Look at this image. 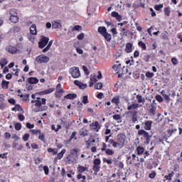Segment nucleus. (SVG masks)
I'll list each match as a JSON object with an SVG mask.
<instances>
[{"mask_svg": "<svg viewBox=\"0 0 182 182\" xmlns=\"http://www.w3.org/2000/svg\"><path fill=\"white\" fill-rule=\"evenodd\" d=\"M9 21H11L12 23H18V22H19V16H10Z\"/></svg>", "mask_w": 182, "mask_h": 182, "instance_id": "nucleus-26", "label": "nucleus"}, {"mask_svg": "<svg viewBox=\"0 0 182 182\" xmlns=\"http://www.w3.org/2000/svg\"><path fill=\"white\" fill-rule=\"evenodd\" d=\"M82 70H84L87 76L89 75V73H90V72L89 71V69H87V68L85 65L82 66Z\"/></svg>", "mask_w": 182, "mask_h": 182, "instance_id": "nucleus-56", "label": "nucleus"}, {"mask_svg": "<svg viewBox=\"0 0 182 182\" xmlns=\"http://www.w3.org/2000/svg\"><path fill=\"white\" fill-rule=\"evenodd\" d=\"M82 103L84 105H87L89 103V98L87 97V95H85L82 97Z\"/></svg>", "mask_w": 182, "mask_h": 182, "instance_id": "nucleus-50", "label": "nucleus"}, {"mask_svg": "<svg viewBox=\"0 0 182 182\" xmlns=\"http://www.w3.org/2000/svg\"><path fill=\"white\" fill-rule=\"evenodd\" d=\"M108 143H109V144H112V147H114V149L117 148V141H114V139H109Z\"/></svg>", "mask_w": 182, "mask_h": 182, "instance_id": "nucleus-43", "label": "nucleus"}, {"mask_svg": "<svg viewBox=\"0 0 182 182\" xmlns=\"http://www.w3.org/2000/svg\"><path fill=\"white\" fill-rule=\"evenodd\" d=\"M87 170V168L80 165H79L77 167V171L80 173H85V171H86Z\"/></svg>", "mask_w": 182, "mask_h": 182, "instance_id": "nucleus-32", "label": "nucleus"}, {"mask_svg": "<svg viewBox=\"0 0 182 182\" xmlns=\"http://www.w3.org/2000/svg\"><path fill=\"white\" fill-rule=\"evenodd\" d=\"M82 26H79V25H76V26H74L72 31H82Z\"/></svg>", "mask_w": 182, "mask_h": 182, "instance_id": "nucleus-52", "label": "nucleus"}, {"mask_svg": "<svg viewBox=\"0 0 182 182\" xmlns=\"http://www.w3.org/2000/svg\"><path fill=\"white\" fill-rule=\"evenodd\" d=\"M111 16H112L113 18H116V19H117V21H118V22L122 21V15L119 14L118 12L112 11V12L111 13Z\"/></svg>", "mask_w": 182, "mask_h": 182, "instance_id": "nucleus-18", "label": "nucleus"}, {"mask_svg": "<svg viewBox=\"0 0 182 182\" xmlns=\"http://www.w3.org/2000/svg\"><path fill=\"white\" fill-rule=\"evenodd\" d=\"M53 92H55V87L49 88L47 90H45L43 91H41L40 92L41 95H50V93H53Z\"/></svg>", "mask_w": 182, "mask_h": 182, "instance_id": "nucleus-23", "label": "nucleus"}, {"mask_svg": "<svg viewBox=\"0 0 182 182\" xmlns=\"http://www.w3.org/2000/svg\"><path fill=\"white\" fill-rule=\"evenodd\" d=\"M65 153H66V149H62L61 151L57 154L58 160H60V159H62V157H63V155Z\"/></svg>", "mask_w": 182, "mask_h": 182, "instance_id": "nucleus-30", "label": "nucleus"}, {"mask_svg": "<svg viewBox=\"0 0 182 182\" xmlns=\"http://www.w3.org/2000/svg\"><path fill=\"white\" fill-rule=\"evenodd\" d=\"M138 46H139V48H141L143 50H146L147 49V46H146V43H144L143 41H139L138 43Z\"/></svg>", "mask_w": 182, "mask_h": 182, "instance_id": "nucleus-36", "label": "nucleus"}, {"mask_svg": "<svg viewBox=\"0 0 182 182\" xmlns=\"http://www.w3.org/2000/svg\"><path fill=\"white\" fill-rule=\"evenodd\" d=\"M37 63H48L49 62V57L45 55H40L36 58Z\"/></svg>", "mask_w": 182, "mask_h": 182, "instance_id": "nucleus-10", "label": "nucleus"}, {"mask_svg": "<svg viewBox=\"0 0 182 182\" xmlns=\"http://www.w3.org/2000/svg\"><path fill=\"white\" fill-rule=\"evenodd\" d=\"M74 84L76 86H78L80 87V89H86V87H87V85L83 84V82H82L79 80H75Z\"/></svg>", "mask_w": 182, "mask_h": 182, "instance_id": "nucleus-19", "label": "nucleus"}, {"mask_svg": "<svg viewBox=\"0 0 182 182\" xmlns=\"http://www.w3.org/2000/svg\"><path fill=\"white\" fill-rule=\"evenodd\" d=\"M173 176H174V171H171L168 175H166L164 176V178H166V180H168V181H171Z\"/></svg>", "mask_w": 182, "mask_h": 182, "instance_id": "nucleus-28", "label": "nucleus"}, {"mask_svg": "<svg viewBox=\"0 0 182 182\" xmlns=\"http://www.w3.org/2000/svg\"><path fill=\"white\" fill-rule=\"evenodd\" d=\"M143 124H144V129L145 130H151V124H153V121H150V120H148V121H145L144 123H143Z\"/></svg>", "mask_w": 182, "mask_h": 182, "instance_id": "nucleus-15", "label": "nucleus"}, {"mask_svg": "<svg viewBox=\"0 0 182 182\" xmlns=\"http://www.w3.org/2000/svg\"><path fill=\"white\" fill-rule=\"evenodd\" d=\"M93 164L92 170L94 171V174L97 176V173L100 171V164H102V161H100V159H95L93 161Z\"/></svg>", "mask_w": 182, "mask_h": 182, "instance_id": "nucleus-5", "label": "nucleus"}, {"mask_svg": "<svg viewBox=\"0 0 182 182\" xmlns=\"http://www.w3.org/2000/svg\"><path fill=\"white\" fill-rule=\"evenodd\" d=\"M100 127H102V126H100V124H99V122L97 121L93 122L90 124V129L92 132H99V130H100Z\"/></svg>", "mask_w": 182, "mask_h": 182, "instance_id": "nucleus-11", "label": "nucleus"}, {"mask_svg": "<svg viewBox=\"0 0 182 182\" xmlns=\"http://www.w3.org/2000/svg\"><path fill=\"white\" fill-rule=\"evenodd\" d=\"M103 163H107V164H109L110 166V164H113V159H112L111 158L109 159H106V158H103L102 159Z\"/></svg>", "mask_w": 182, "mask_h": 182, "instance_id": "nucleus-39", "label": "nucleus"}, {"mask_svg": "<svg viewBox=\"0 0 182 182\" xmlns=\"http://www.w3.org/2000/svg\"><path fill=\"white\" fill-rule=\"evenodd\" d=\"M164 5L163 4H156L154 6V10L155 11H161Z\"/></svg>", "mask_w": 182, "mask_h": 182, "instance_id": "nucleus-48", "label": "nucleus"}, {"mask_svg": "<svg viewBox=\"0 0 182 182\" xmlns=\"http://www.w3.org/2000/svg\"><path fill=\"white\" fill-rule=\"evenodd\" d=\"M6 50H7V52H9V53H11L12 55H15V53H18V51L19 50H18V48H16V47L14 46H9L6 48Z\"/></svg>", "mask_w": 182, "mask_h": 182, "instance_id": "nucleus-12", "label": "nucleus"}, {"mask_svg": "<svg viewBox=\"0 0 182 182\" xmlns=\"http://www.w3.org/2000/svg\"><path fill=\"white\" fill-rule=\"evenodd\" d=\"M69 73L73 76L74 79H77V77H80V70L77 67H73L69 70Z\"/></svg>", "mask_w": 182, "mask_h": 182, "instance_id": "nucleus-6", "label": "nucleus"}, {"mask_svg": "<svg viewBox=\"0 0 182 182\" xmlns=\"http://www.w3.org/2000/svg\"><path fill=\"white\" fill-rule=\"evenodd\" d=\"M61 124L67 130H68V129L70 127V124L68 122L61 120Z\"/></svg>", "mask_w": 182, "mask_h": 182, "instance_id": "nucleus-38", "label": "nucleus"}, {"mask_svg": "<svg viewBox=\"0 0 182 182\" xmlns=\"http://www.w3.org/2000/svg\"><path fill=\"white\" fill-rule=\"evenodd\" d=\"M10 16H18V12H16V10L15 9H12L9 11Z\"/></svg>", "mask_w": 182, "mask_h": 182, "instance_id": "nucleus-42", "label": "nucleus"}, {"mask_svg": "<svg viewBox=\"0 0 182 182\" xmlns=\"http://www.w3.org/2000/svg\"><path fill=\"white\" fill-rule=\"evenodd\" d=\"M30 33L31 35H38V31L36 30V24H33L30 27Z\"/></svg>", "mask_w": 182, "mask_h": 182, "instance_id": "nucleus-21", "label": "nucleus"}, {"mask_svg": "<svg viewBox=\"0 0 182 182\" xmlns=\"http://www.w3.org/2000/svg\"><path fill=\"white\" fill-rule=\"evenodd\" d=\"M176 132H177V129H168L166 131V132H167V137H171L173 136V133H176Z\"/></svg>", "mask_w": 182, "mask_h": 182, "instance_id": "nucleus-33", "label": "nucleus"}, {"mask_svg": "<svg viewBox=\"0 0 182 182\" xmlns=\"http://www.w3.org/2000/svg\"><path fill=\"white\" fill-rule=\"evenodd\" d=\"M136 161H139V157H136V154H133L131 156H128L127 158V163L129 166H140V163H136Z\"/></svg>", "mask_w": 182, "mask_h": 182, "instance_id": "nucleus-4", "label": "nucleus"}, {"mask_svg": "<svg viewBox=\"0 0 182 182\" xmlns=\"http://www.w3.org/2000/svg\"><path fill=\"white\" fill-rule=\"evenodd\" d=\"M5 65H8V60H6V58H2L0 60V66H1V68H4V66H5Z\"/></svg>", "mask_w": 182, "mask_h": 182, "instance_id": "nucleus-37", "label": "nucleus"}, {"mask_svg": "<svg viewBox=\"0 0 182 182\" xmlns=\"http://www.w3.org/2000/svg\"><path fill=\"white\" fill-rule=\"evenodd\" d=\"M120 68H122V64H118V65H114L112 66V69L114 70H117L118 69H120Z\"/></svg>", "mask_w": 182, "mask_h": 182, "instance_id": "nucleus-59", "label": "nucleus"}, {"mask_svg": "<svg viewBox=\"0 0 182 182\" xmlns=\"http://www.w3.org/2000/svg\"><path fill=\"white\" fill-rule=\"evenodd\" d=\"M79 149H74L70 150V154L66 156V163L68 164H72L73 163H76L77 160V152Z\"/></svg>", "mask_w": 182, "mask_h": 182, "instance_id": "nucleus-1", "label": "nucleus"}, {"mask_svg": "<svg viewBox=\"0 0 182 182\" xmlns=\"http://www.w3.org/2000/svg\"><path fill=\"white\" fill-rule=\"evenodd\" d=\"M29 137H31V134H24L23 136V141H28V140H29Z\"/></svg>", "mask_w": 182, "mask_h": 182, "instance_id": "nucleus-54", "label": "nucleus"}, {"mask_svg": "<svg viewBox=\"0 0 182 182\" xmlns=\"http://www.w3.org/2000/svg\"><path fill=\"white\" fill-rule=\"evenodd\" d=\"M46 110H48V106L44 105L41 106L38 110H36V112H45Z\"/></svg>", "mask_w": 182, "mask_h": 182, "instance_id": "nucleus-47", "label": "nucleus"}, {"mask_svg": "<svg viewBox=\"0 0 182 182\" xmlns=\"http://www.w3.org/2000/svg\"><path fill=\"white\" fill-rule=\"evenodd\" d=\"M98 32L102 36L107 33V29L105 26H99L98 27Z\"/></svg>", "mask_w": 182, "mask_h": 182, "instance_id": "nucleus-22", "label": "nucleus"}, {"mask_svg": "<svg viewBox=\"0 0 182 182\" xmlns=\"http://www.w3.org/2000/svg\"><path fill=\"white\" fill-rule=\"evenodd\" d=\"M29 94L24 95V97H23V102H29Z\"/></svg>", "mask_w": 182, "mask_h": 182, "instance_id": "nucleus-60", "label": "nucleus"}, {"mask_svg": "<svg viewBox=\"0 0 182 182\" xmlns=\"http://www.w3.org/2000/svg\"><path fill=\"white\" fill-rule=\"evenodd\" d=\"M127 33H129V31L125 28H122L120 32V36H127Z\"/></svg>", "mask_w": 182, "mask_h": 182, "instance_id": "nucleus-34", "label": "nucleus"}, {"mask_svg": "<svg viewBox=\"0 0 182 182\" xmlns=\"http://www.w3.org/2000/svg\"><path fill=\"white\" fill-rule=\"evenodd\" d=\"M52 28L53 29H60L62 28V24L60 23V20L58 21H54L52 23Z\"/></svg>", "mask_w": 182, "mask_h": 182, "instance_id": "nucleus-14", "label": "nucleus"}, {"mask_svg": "<svg viewBox=\"0 0 182 182\" xmlns=\"http://www.w3.org/2000/svg\"><path fill=\"white\" fill-rule=\"evenodd\" d=\"M136 154H138V156H141V154H143V153H144V147L138 146L136 149Z\"/></svg>", "mask_w": 182, "mask_h": 182, "instance_id": "nucleus-25", "label": "nucleus"}, {"mask_svg": "<svg viewBox=\"0 0 182 182\" xmlns=\"http://www.w3.org/2000/svg\"><path fill=\"white\" fill-rule=\"evenodd\" d=\"M156 171H151V173H149V178H154L156 177Z\"/></svg>", "mask_w": 182, "mask_h": 182, "instance_id": "nucleus-57", "label": "nucleus"}, {"mask_svg": "<svg viewBox=\"0 0 182 182\" xmlns=\"http://www.w3.org/2000/svg\"><path fill=\"white\" fill-rule=\"evenodd\" d=\"M126 143V135L123 133H119L117 136V147L123 149Z\"/></svg>", "mask_w": 182, "mask_h": 182, "instance_id": "nucleus-3", "label": "nucleus"}, {"mask_svg": "<svg viewBox=\"0 0 182 182\" xmlns=\"http://www.w3.org/2000/svg\"><path fill=\"white\" fill-rule=\"evenodd\" d=\"M103 36H104L105 41H107V42L112 41V34L107 32L105 34L103 35Z\"/></svg>", "mask_w": 182, "mask_h": 182, "instance_id": "nucleus-29", "label": "nucleus"}, {"mask_svg": "<svg viewBox=\"0 0 182 182\" xmlns=\"http://www.w3.org/2000/svg\"><path fill=\"white\" fill-rule=\"evenodd\" d=\"M136 97L138 103H144V102H146V100L140 95H137Z\"/></svg>", "mask_w": 182, "mask_h": 182, "instance_id": "nucleus-35", "label": "nucleus"}, {"mask_svg": "<svg viewBox=\"0 0 182 182\" xmlns=\"http://www.w3.org/2000/svg\"><path fill=\"white\" fill-rule=\"evenodd\" d=\"M132 123H137L139 122V119L137 118V112L134 111L132 117Z\"/></svg>", "mask_w": 182, "mask_h": 182, "instance_id": "nucleus-27", "label": "nucleus"}, {"mask_svg": "<svg viewBox=\"0 0 182 182\" xmlns=\"http://www.w3.org/2000/svg\"><path fill=\"white\" fill-rule=\"evenodd\" d=\"M9 86V81L3 80L1 82V87L3 89H8Z\"/></svg>", "mask_w": 182, "mask_h": 182, "instance_id": "nucleus-31", "label": "nucleus"}, {"mask_svg": "<svg viewBox=\"0 0 182 182\" xmlns=\"http://www.w3.org/2000/svg\"><path fill=\"white\" fill-rule=\"evenodd\" d=\"M156 112H157V107L153 104H151L149 107V112L150 114H152V116H155Z\"/></svg>", "mask_w": 182, "mask_h": 182, "instance_id": "nucleus-13", "label": "nucleus"}, {"mask_svg": "<svg viewBox=\"0 0 182 182\" xmlns=\"http://www.w3.org/2000/svg\"><path fill=\"white\" fill-rule=\"evenodd\" d=\"M171 63H173V65H176L178 63V60H177V58H171Z\"/></svg>", "mask_w": 182, "mask_h": 182, "instance_id": "nucleus-63", "label": "nucleus"}, {"mask_svg": "<svg viewBox=\"0 0 182 182\" xmlns=\"http://www.w3.org/2000/svg\"><path fill=\"white\" fill-rule=\"evenodd\" d=\"M101 151H105L107 156H113L114 154V151L112 149H107V144L105 142L102 143Z\"/></svg>", "mask_w": 182, "mask_h": 182, "instance_id": "nucleus-8", "label": "nucleus"}, {"mask_svg": "<svg viewBox=\"0 0 182 182\" xmlns=\"http://www.w3.org/2000/svg\"><path fill=\"white\" fill-rule=\"evenodd\" d=\"M56 90H58V92L59 93H64L65 92V90L63 89H62V85H60V84L57 85Z\"/></svg>", "mask_w": 182, "mask_h": 182, "instance_id": "nucleus-44", "label": "nucleus"}, {"mask_svg": "<svg viewBox=\"0 0 182 182\" xmlns=\"http://www.w3.org/2000/svg\"><path fill=\"white\" fill-rule=\"evenodd\" d=\"M16 106V110H17V112H23V108H22V106H21L20 105H15Z\"/></svg>", "mask_w": 182, "mask_h": 182, "instance_id": "nucleus-53", "label": "nucleus"}, {"mask_svg": "<svg viewBox=\"0 0 182 182\" xmlns=\"http://www.w3.org/2000/svg\"><path fill=\"white\" fill-rule=\"evenodd\" d=\"M138 136H142L141 139V140H144V144H150V141H151V137H153L152 135H150V134L144 129H139L138 131Z\"/></svg>", "mask_w": 182, "mask_h": 182, "instance_id": "nucleus-2", "label": "nucleus"}, {"mask_svg": "<svg viewBox=\"0 0 182 182\" xmlns=\"http://www.w3.org/2000/svg\"><path fill=\"white\" fill-rule=\"evenodd\" d=\"M171 11H170V7H165L164 8V14L166 16H170V13Z\"/></svg>", "mask_w": 182, "mask_h": 182, "instance_id": "nucleus-46", "label": "nucleus"}, {"mask_svg": "<svg viewBox=\"0 0 182 182\" xmlns=\"http://www.w3.org/2000/svg\"><path fill=\"white\" fill-rule=\"evenodd\" d=\"M155 99L159 103H162V102H163V97H161V95H156Z\"/></svg>", "mask_w": 182, "mask_h": 182, "instance_id": "nucleus-49", "label": "nucleus"}, {"mask_svg": "<svg viewBox=\"0 0 182 182\" xmlns=\"http://www.w3.org/2000/svg\"><path fill=\"white\" fill-rule=\"evenodd\" d=\"M26 126L27 129H33V127H35V124H31V122H27Z\"/></svg>", "mask_w": 182, "mask_h": 182, "instance_id": "nucleus-58", "label": "nucleus"}, {"mask_svg": "<svg viewBox=\"0 0 182 182\" xmlns=\"http://www.w3.org/2000/svg\"><path fill=\"white\" fill-rule=\"evenodd\" d=\"M111 102L115 105H119V103H120V98H119V97H113Z\"/></svg>", "mask_w": 182, "mask_h": 182, "instance_id": "nucleus-41", "label": "nucleus"}, {"mask_svg": "<svg viewBox=\"0 0 182 182\" xmlns=\"http://www.w3.org/2000/svg\"><path fill=\"white\" fill-rule=\"evenodd\" d=\"M48 43L49 38L45 37V36H42L41 41L38 42V48H40V49H43V48H45V46H46Z\"/></svg>", "mask_w": 182, "mask_h": 182, "instance_id": "nucleus-9", "label": "nucleus"}, {"mask_svg": "<svg viewBox=\"0 0 182 182\" xmlns=\"http://www.w3.org/2000/svg\"><path fill=\"white\" fill-rule=\"evenodd\" d=\"M94 87L97 90H100V89H102V87H103V84L102 82H97V83H95Z\"/></svg>", "mask_w": 182, "mask_h": 182, "instance_id": "nucleus-40", "label": "nucleus"}, {"mask_svg": "<svg viewBox=\"0 0 182 182\" xmlns=\"http://www.w3.org/2000/svg\"><path fill=\"white\" fill-rule=\"evenodd\" d=\"M27 82L29 85H36V83H38L39 80L36 77H30L27 79Z\"/></svg>", "mask_w": 182, "mask_h": 182, "instance_id": "nucleus-17", "label": "nucleus"}, {"mask_svg": "<svg viewBox=\"0 0 182 182\" xmlns=\"http://www.w3.org/2000/svg\"><path fill=\"white\" fill-rule=\"evenodd\" d=\"M77 97V95L73 93V94H68L67 95L64 96V99H69L70 100H73Z\"/></svg>", "mask_w": 182, "mask_h": 182, "instance_id": "nucleus-24", "label": "nucleus"}, {"mask_svg": "<svg viewBox=\"0 0 182 182\" xmlns=\"http://www.w3.org/2000/svg\"><path fill=\"white\" fill-rule=\"evenodd\" d=\"M31 103H35L36 107L40 109L42 105H46V100L45 98L37 97L36 100H32Z\"/></svg>", "mask_w": 182, "mask_h": 182, "instance_id": "nucleus-7", "label": "nucleus"}, {"mask_svg": "<svg viewBox=\"0 0 182 182\" xmlns=\"http://www.w3.org/2000/svg\"><path fill=\"white\" fill-rule=\"evenodd\" d=\"M43 171H44L46 176H48L49 174V167H48V166H43Z\"/></svg>", "mask_w": 182, "mask_h": 182, "instance_id": "nucleus-55", "label": "nucleus"}, {"mask_svg": "<svg viewBox=\"0 0 182 182\" xmlns=\"http://www.w3.org/2000/svg\"><path fill=\"white\" fill-rule=\"evenodd\" d=\"M132 49H133V44H132L131 43H127L125 46V52L127 53H132Z\"/></svg>", "mask_w": 182, "mask_h": 182, "instance_id": "nucleus-20", "label": "nucleus"}, {"mask_svg": "<svg viewBox=\"0 0 182 182\" xmlns=\"http://www.w3.org/2000/svg\"><path fill=\"white\" fill-rule=\"evenodd\" d=\"M14 127H15L16 130L19 131V130H21V129H22V124H21L19 122H16L14 124Z\"/></svg>", "mask_w": 182, "mask_h": 182, "instance_id": "nucleus-45", "label": "nucleus"}, {"mask_svg": "<svg viewBox=\"0 0 182 182\" xmlns=\"http://www.w3.org/2000/svg\"><path fill=\"white\" fill-rule=\"evenodd\" d=\"M145 76H146V77H153V76H154V73L151 72H146Z\"/></svg>", "mask_w": 182, "mask_h": 182, "instance_id": "nucleus-62", "label": "nucleus"}, {"mask_svg": "<svg viewBox=\"0 0 182 182\" xmlns=\"http://www.w3.org/2000/svg\"><path fill=\"white\" fill-rule=\"evenodd\" d=\"M141 105L138 103H132L130 105H128L127 110H135V109H139V107H141Z\"/></svg>", "mask_w": 182, "mask_h": 182, "instance_id": "nucleus-16", "label": "nucleus"}, {"mask_svg": "<svg viewBox=\"0 0 182 182\" xmlns=\"http://www.w3.org/2000/svg\"><path fill=\"white\" fill-rule=\"evenodd\" d=\"M13 31L14 33L21 32V27L20 26H14L13 28Z\"/></svg>", "mask_w": 182, "mask_h": 182, "instance_id": "nucleus-61", "label": "nucleus"}, {"mask_svg": "<svg viewBox=\"0 0 182 182\" xmlns=\"http://www.w3.org/2000/svg\"><path fill=\"white\" fill-rule=\"evenodd\" d=\"M112 118L114 119V120H122V116H120V114H114L112 116Z\"/></svg>", "mask_w": 182, "mask_h": 182, "instance_id": "nucleus-51", "label": "nucleus"}, {"mask_svg": "<svg viewBox=\"0 0 182 182\" xmlns=\"http://www.w3.org/2000/svg\"><path fill=\"white\" fill-rule=\"evenodd\" d=\"M144 62H150V55H144Z\"/></svg>", "mask_w": 182, "mask_h": 182, "instance_id": "nucleus-64", "label": "nucleus"}]
</instances>
